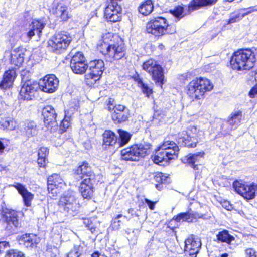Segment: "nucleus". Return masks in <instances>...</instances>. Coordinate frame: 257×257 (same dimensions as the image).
Instances as JSON below:
<instances>
[{
    "mask_svg": "<svg viewBox=\"0 0 257 257\" xmlns=\"http://www.w3.org/2000/svg\"><path fill=\"white\" fill-rule=\"evenodd\" d=\"M255 61V53L250 49H246L234 52L230 62L233 70L241 71L252 68Z\"/></svg>",
    "mask_w": 257,
    "mask_h": 257,
    "instance_id": "1",
    "label": "nucleus"
},
{
    "mask_svg": "<svg viewBox=\"0 0 257 257\" xmlns=\"http://www.w3.org/2000/svg\"><path fill=\"white\" fill-rule=\"evenodd\" d=\"M179 151V147L174 142L165 141L156 150L153 161L156 164L162 163L164 165L169 160L177 158Z\"/></svg>",
    "mask_w": 257,
    "mask_h": 257,
    "instance_id": "2",
    "label": "nucleus"
},
{
    "mask_svg": "<svg viewBox=\"0 0 257 257\" xmlns=\"http://www.w3.org/2000/svg\"><path fill=\"white\" fill-rule=\"evenodd\" d=\"M107 35L103 37V42L98 49L104 55L107 61L113 62L124 57L125 48L123 44H109L107 40Z\"/></svg>",
    "mask_w": 257,
    "mask_h": 257,
    "instance_id": "3",
    "label": "nucleus"
},
{
    "mask_svg": "<svg viewBox=\"0 0 257 257\" xmlns=\"http://www.w3.org/2000/svg\"><path fill=\"white\" fill-rule=\"evenodd\" d=\"M213 87V84L209 79L197 78L192 80L187 85V93L193 100L201 99L204 93L211 90Z\"/></svg>",
    "mask_w": 257,
    "mask_h": 257,
    "instance_id": "4",
    "label": "nucleus"
},
{
    "mask_svg": "<svg viewBox=\"0 0 257 257\" xmlns=\"http://www.w3.org/2000/svg\"><path fill=\"white\" fill-rule=\"evenodd\" d=\"M151 146L150 143L146 142L133 145L121 150L122 158L125 160L139 161L150 153Z\"/></svg>",
    "mask_w": 257,
    "mask_h": 257,
    "instance_id": "5",
    "label": "nucleus"
},
{
    "mask_svg": "<svg viewBox=\"0 0 257 257\" xmlns=\"http://www.w3.org/2000/svg\"><path fill=\"white\" fill-rule=\"evenodd\" d=\"M79 204L77 202L75 193L68 190L60 198L58 203L59 211L65 215H74L78 210Z\"/></svg>",
    "mask_w": 257,
    "mask_h": 257,
    "instance_id": "6",
    "label": "nucleus"
},
{
    "mask_svg": "<svg viewBox=\"0 0 257 257\" xmlns=\"http://www.w3.org/2000/svg\"><path fill=\"white\" fill-rule=\"evenodd\" d=\"M203 136V132L202 131L198 130L195 126H191L187 131L178 134V143L180 146L193 148L196 146L199 140Z\"/></svg>",
    "mask_w": 257,
    "mask_h": 257,
    "instance_id": "7",
    "label": "nucleus"
},
{
    "mask_svg": "<svg viewBox=\"0 0 257 257\" xmlns=\"http://www.w3.org/2000/svg\"><path fill=\"white\" fill-rule=\"evenodd\" d=\"M72 41V37L70 34L60 32L52 37L48 41V45L52 51L60 54L66 50Z\"/></svg>",
    "mask_w": 257,
    "mask_h": 257,
    "instance_id": "8",
    "label": "nucleus"
},
{
    "mask_svg": "<svg viewBox=\"0 0 257 257\" xmlns=\"http://www.w3.org/2000/svg\"><path fill=\"white\" fill-rule=\"evenodd\" d=\"M169 24L166 19L163 17H157L150 20L146 25V30L148 33L156 37L162 36L166 33L172 34L175 32L168 31Z\"/></svg>",
    "mask_w": 257,
    "mask_h": 257,
    "instance_id": "9",
    "label": "nucleus"
},
{
    "mask_svg": "<svg viewBox=\"0 0 257 257\" xmlns=\"http://www.w3.org/2000/svg\"><path fill=\"white\" fill-rule=\"evenodd\" d=\"M143 70L152 76L157 85L162 88L164 76L162 67L155 60L150 59L143 64Z\"/></svg>",
    "mask_w": 257,
    "mask_h": 257,
    "instance_id": "10",
    "label": "nucleus"
},
{
    "mask_svg": "<svg viewBox=\"0 0 257 257\" xmlns=\"http://www.w3.org/2000/svg\"><path fill=\"white\" fill-rule=\"evenodd\" d=\"M104 70V63L102 60H94L89 63L88 72L85 75L88 83H93L99 80Z\"/></svg>",
    "mask_w": 257,
    "mask_h": 257,
    "instance_id": "11",
    "label": "nucleus"
},
{
    "mask_svg": "<svg viewBox=\"0 0 257 257\" xmlns=\"http://www.w3.org/2000/svg\"><path fill=\"white\" fill-rule=\"evenodd\" d=\"M233 187L237 193L248 200L253 199L257 192V185L254 183L245 185L240 181H235L233 182Z\"/></svg>",
    "mask_w": 257,
    "mask_h": 257,
    "instance_id": "12",
    "label": "nucleus"
},
{
    "mask_svg": "<svg viewBox=\"0 0 257 257\" xmlns=\"http://www.w3.org/2000/svg\"><path fill=\"white\" fill-rule=\"evenodd\" d=\"M59 80L55 75L50 74L41 79L38 85V87L43 91L51 93L56 91L59 86Z\"/></svg>",
    "mask_w": 257,
    "mask_h": 257,
    "instance_id": "13",
    "label": "nucleus"
},
{
    "mask_svg": "<svg viewBox=\"0 0 257 257\" xmlns=\"http://www.w3.org/2000/svg\"><path fill=\"white\" fill-rule=\"evenodd\" d=\"M44 122L46 127L50 128L51 131H54L58 127L56 121L57 114L54 108L50 105L45 106L42 110Z\"/></svg>",
    "mask_w": 257,
    "mask_h": 257,
    "instance_id": "14",
    "label": "nucleus"
},
{
    "mask_svg": "<svg viewBox=\"0 0 257 257\" xmlns=\"http://www.w3.org/2000/svg\"><path fill=\"white\" fill-rule=\"evenodd\" d=\"M3 215L5 230L10 233L14 232L19 226L17 212L13 210H7L4 212Z\"/></svg>",
    "mask_w": 257,
    "mask_h": 257,
    "instance_id": "15",
    "label": "nucleus"
},
{
    "mask_svg": "<svg viewBox=\"0 0 257 257\" xmlns=\"http://www.w3.org/2000/svg\"><path fill=\"white\" fill-rule=\"evenodd\" d=\"M121 7L116 0H111L105 8L104 16L109 21L115 22L118 21L120 18Z\"/></svg>",
    "mask_w": 257,
    "mask_h": 257,
    "instance_id": "16",
    "label": "nucleus"
},
{
    "mask_svg": "<svg viewBox=\"0 0 257 257\" xmlns=\"http://www.w3.org/2000/svg\"><path fill=\"white\" fill-rule=\"evenodd\" d=\"M38 88V83L32 80L24 82L20 91V97L24 100H31Z\"/></svg>",
    "mask_w": 257,
    "mask_h": 257,
    "instance_id": "17",
    "label": "nucleus"
},
{
    "mask_svg": "<svg viewBox=\"0 0 257 257\" xmlns=\"http://www.w3.org/2000/svg\"><path fill=\"white\" fill-rule=\"evenodd\" d=\"M99 181V179H94V178H92L91 180L83 179L80 184L79 191L84 198L90 199L91 198L94 191L93 186Z\"/></svg>",
    "mask_w": 257,
    "mask_h": 257,
    "instance_id": "18",
    "label": "nucleus"
},
{
    "mask_svg": "<svg viewBox=\"0 0 257 257\" xmlns=\"http://www.w3.org/2000/svg\"><path fill=\"white\" fill-rule=\"evenodd\" d=\"M114 112L112 114V118L116 123H120L126 121L129 115V110L122 105H115Z\"/></svg>",
    "mask_w": 257,
    "mask_h": 257,
    "instance_id": "19",
    "label": "nucleus"
},
{
    "mask_svg": "<svg viewBox=\"0 0 257 257\" xmlns=\"http://www.w3.org/2000/svg\"><path fill=\"white\" fill-rule=\"evenodd\" d=\"M18 241L19 244L25 247H34L40 242V238L33 233H26L18 237Z\"/></svg>",
    "mask_w": 257,
    "mask_h": 257,
    "instance_id": "20",
    "label": "nucleus"
},
{
    "mask_svg": "<svg viewBox=\"0 0 257 257\" xmlns=\"http://www.w3.org/2000/svg\"><path fill=\"white\" fill-rule=\"evenodd\" d=\"M52 11L57 18L61 21H67L71 17V14L68 12L67 6L62 2H59L54 6Z\"/></svg>",
    "mask_w": 257,
    "mask_h": 257,
    "instance_id": "21",
    "label": "nucleus"
},
{
    "mask_svg": "<svg viewBox=\"0 0 257 257\" xmlns=\"http://www.w3.org/2000/svg\"><path fill=\"white\" fill-rule=\"evenodd\" d=\"M201 245L200 241L188 239L185 242V252L191 257H196Z\"/></svg>",
    "mask_w": 257,
    "mask_h": 257,
    "instance_id": "22",
    "label": "nucleus"
},
{
    "mask_svg": "<svg viewBox=\"0 0 257 257\" xmlns=\"http://www.w3.org/2000/svg\"><path fill=\"white\" fill-rule=\"evenodd\" d=\"M76 173L79 175H82V178L85 177L84 179L91 180L92 176L94 179H99L101 177L99 175H96L91 170V167L88 163L84 162L80 165L76 170Z\"/></svg>",
    "mask_w": 257,
    "mask_h": 257,
    "instance_id": "23",
    "label": "nucleus"
},
{
    "mask_svg": "<svg viewBox=\"0 0 257 257\" xmlns=\"http://www.w3.org/2000/svg\"><path fill=\"white\" fill-rule=\"evenodd\" d=\"M45 24L40 20H34L29 25L27 32V36L29 39L35 35L37 34L40 36L42 30L44 28Z\"/></svg>",
    "mask_w": 257,
    "mask_h": 257,
    "instance_id": "24",
    "label": "nucleus"
},
{
    "mask_svg": "<svg viewBox=\"0 0 257 257\" xmlns=\"http://www.w3.org/2000/svg\"><path fill=\"white\" fill-rule=\"evenodd\" d=\"M204 152L203 151L197 152L194 154H189L183 159L184 163L190 165L194 170L199 169L198 164L196 163L199 162L201 159L204 157Z\"/></svg>",
    "mask_w": 257,
    "mask_h": 257,
    "instance_id": "25",
    "label": "nucleus"
},
{
    "mask_svg": "<svg viewBox=\"0 0 257 257\" xmlns=\"http://www.w3.org/2000/svg\"><path fill=\"white\" fill-rule=\"evenodd\" d=\"M14 186L22 196L24 204L27 207L31 206V201L34 198L33 194L29 192L24 185L20 183H16Z\"/></svg>",
    "mask_w": 257,
    "mask_h": 257,
    "instance_id": "26",
    "label": "nucleus"
},
{
    "mask_svg": "<svg viewBox=\"0 0 257 257\" xmlns=\"http://www.w3.org/2000/svg\"><path fill=\"white\" fill-rule=\"evenodd\" d=\"M16 78V72L14 69L6 71L3 75V79L0 83V89H6L11 87Z\"/></svg>",
    "mask_w": 257,
    "mask_h": 257,
    "instance_id": "27",
    "label": "nucleus"
},
{
    "mask_svg": "<svg viewBox=\"0 0 257 257\" xmlns=\"http://www.w3.org/2000/svg\"><path fill=\"white\" fill-rule=\"evenodd\" d=\"M218 0H192L187 6V11L191 13L201 7L210 6L215 4Z\"/></svg>",
    "mask_w": 257,
    "mask_h": 257,
    "instance_id": "28",
    "label": "nucleus"
},
{
    "mask_svg": "<svg viewBox=\"0 0 257 257\" xmlns=\"http://www.w3.org/2000/svg\"><path fill=\"white\" fill-rule=\"evenodd\" d=\"M201 217V215L198 213L187 212L181 213L178 214L176 216H174L173 218L177 222L186 221L187 222L190 223L195 222L198 218H200Z\"/></svg>",
    "mask_w": 257,
    "mask_h": 257,
    "instance_id": "29",
    "label": "nucleus"
},
{
    "mask_svg": "<svg viewBox=\"0 0 257 257\" xmlns=\"http://www.w3.org/2000/svg\"><path fill=\"white\" fill-rule=\"evenodd\" d=\"M48 184L60 189H64L66 183L64 180L58 174H53L48 178Z\"/></svg>",
    "mask_w": 257,
    "mask_h": 257,
    "instance_id": "30",
    "label": "nucleus"
},
{
    "mask_svg": "<svg viewBox=\"0 0 257 257\" xmlns=\"http://www.w3.org/2000/svg\"><path fill=\"white\" fill-rule=\"evenodd\" d=\"M117 137L115 134L111 131H105L103 134V145L113 146L117 145Z\"/></svg>",
    "mask_w": 257,
    "mask_h": 257,
    "instance_id": "31",
    "label": "nucleus"
},
{
    "mask_svg": "<svg viewBox=\"0 0 257 257\" xmlns=\"http://www.w3.org/2000/svg\"><path fill=\"white\" fill-rule=\"evenodd\" d=\"M153 9L154 5L152 0H146L138 7L139 13L144 16L149 15Z\"/></svg>",
    "mask_w": 257,
    "mask_h": 257,
    "instance_id": "32",
    "label": "nucleus"
},
{
    "mask_svg": "<svg viewBox=\"0 0 257 257\" xmlns=\"http://www.w3.org/2000/svg\"><path fill=\"white\" fill-rule=\"evenodd\" d=\"M49 154V149L44 147H41L38 152V164L40 167H44L47 161V156Z\"/></svg>",
    "mask_w": 257,
    "mask_h": 257,
    "instance_id": "33",
    "label": "nucleus"
},
{
    "mask_svg": "<svg viewBox=\"0 0 257 257\" xmlns=\"http://www.w3.org/2000/svg\"><path fill=\"white\" fill-rule=\"evenodd\" d=\"M24 54L22 51H14L11 54V63L19 67L24 61Z\"/></svg>",
    "mask_w": 257,
    "mask_h": 257,
    "instance_id": "34",
    "label": "nucleus"
},
{
    "mask_svg": "<svg viewBox=\"0 0 257 257\" xmlns=\"http://www.w3.org/2000/svg\"><path fill=\"white\" fill-rule=\"evenodd\" d=\"M76 110V108H71L69 110L65 111V117L61 121L60 127L64 131H65L70 126V121L72 114Z\"/></svg>",
    "mask_w": 257,
    "mask_h": 257,
    "instance_id": "35",
    "label": "nucleus"
},
{
    "mask_svg": "<svg viewBox=\"0 0 257 257\" xmlns=\"http://www.w3.org/2000/svg\"><path fill=\"white\" fill-rule=\"evenodd\" d=\"M235 238L229 234L226 230H223L220 231L217 235V240L221 242H225L228 244H230L231 242L234 240Z\"/></svg>",
    "mask_w": 257,
    "mask_h": 257,
    "instance_id": "36",
    "label": "nucleus"
},
{
    "mask_svg": "<svg viewBox=\"0 0 257 257\" xmlns=\"http://www.w3.org/2000/svg\"><path fill=\"white\" fill-rule=\"evenodd\" d=\"M24 132L28 138L35 136L38 133L36 124L33 121L27 122L25 125Z\"/></svg>",
    "mask_w": 257,
    "mask_h": 257,
    "instance_id": "37",
    "label": "nucleus"
},
{
    "mask_svg": "<svg viewBox=\"0 0 257 257\" xmlns=\"http://www.w3.org/2000/svg\"><path fill=\"white\" fill-rule=\"evenodd\" d=\"M118 133L119 135V139L117 141L118 147H122L126 145L131 139V135L128 132L122 130H118Z\"/></svg>",
    "mask_w": 257,
    "mask_h": 257,
    "instance_id": "38",
    "label": "nucleus"
},
{
    "mask_svg": "<svg viewBox=\"0 0 257 257\" xmlns=\"http://www.w3.org/2000/svg\"><path fill=\"white\" fill-rule=\"evenodd\" d=\"M69 55L72 57L70 61V66H73V65L76 64H79V63L85 62V58L83 54L81 52H77L73 55H72L73 52H71Z\"/></svg>",
    "mask_w": 257,
    "mask_h": 257,
    "instance_id": "39",
    "label": "nucleus"
},
{
    "mask_svg": "<svg viewBox=\"0 0 257 257\" xmlns=\"http://www.w3.org/2000/svg\"><path fill=\"white\" fill-rule=\"evenodd\" d=\"M242 117V113L240 111L236 112L234 113L231 114V116L229 117L228 123L232 127H236V125L240 122V120Z\"/></svg>",
    "mask_w": 257,
    "mask_h": 257,
    "instance_id": "40",
    "label": "nucleus"
},
{
    "mask_svg": "<svg viewBox=\"0 0 257 257\" xmlns=\"http://www.w3.org/2000/svg\"><path fill=\"white\" fill-rule=\"evenodd\" d=\"M136 82H137L138 86L141 88L142 92L146 95L147 97L152 93V90L148 86L143 83L142 79L140 78L138 76L135 79Z\"/></svg>",
    "mask_w": 257,
    "mask_h": 257,
    "instance_id": "41",
    "label": "nucleus"
},
{
    "mask_svg": "<svg viewBox=\"0 0 257 257\" xmlns=\"http://www.w3.org/2000/svg\"><path fill=\"white\" fill-rule=\"evenodd\" d=\"M154 179L156 182L159 183V184H156V188L160 190L162 189L161 184L166 183L168 177L164 176L161 172H156L154 174Z\"/></svg>",
    "mask_w": 257,
    "mask_h": 257,
    "instance_id": "42",
    "label": "nucleus"
},
{
    "mask_svg": "<svg viewBox=\"0 0 257 257\" xmlns=\"http://www.w3.org/2000/svg\"><path fill=\"white\" fill-rule=\"evenodd\" d=\"M73 72L76 74H84L88 68V65L84 63H79L70 66Z\"/></svg>",
    "mask_w": 257,
    "mask_h": 257,
    "instance_id": "43",
    "label": "nucleus"
},
{
    "mask_svg": "<svg viewBox=\"0 0 257 257\" xmlns=\"http://www.w3.org/2000/svg\"><path fill=\"white\" fill-rule=\"evenodd\" d=\"M170 12L177 19V21L180 20L185 15L184 14V8L180 6L175 7L173 10H170Z\"/></svg>",
    "mask_w": 257,
    "mask_h": 257,
    "instance_id": "44",
    "label": "nucleus"
},
{
    "mask_svg": "<svg viewBox=\"0 0 257 257\" xmlns=\"http://www.w3.org/2000/svg\"><path fill=\"white\" fill-rule=\"evenodd\" d=\"M1 125L4 128L13 130L16 126V122L11 118H7L2 120Z\"/></svg>",
    "mask_w": 257,
    "mask_h": 257,
    "instance_id": "45",
    "label": "nucleus"
},
{
    "mask_svg": "<svg viewBox=\"0 0 257 257\" xmlns=\"http://www.w3.org/2000/svg\"><path fill=\"white\" fill-rule=\"evenodd\" d=\"M243 18L241 11H236L230 14V19L227 21V24L234 23Z\"/></svg>",
    "mask_w": 257,
    "mask_h": 257,
    "instance_id": "46",
    "label": "nucleus"
},
{
    "mask_svg": "<svg viewBox=\"0 0 257 257\" xmlns=\"http://www.w3.org/2000/svg\"><path fill=\"white\" fill-rule=\"evenodd\" d=\"M82 252L83 247L79 245H75L68 253L67 257H79Z\"/></svg>",
    "mask_w": 257,
    "mask_h": 257,
    "instance_id": "47",
    "label": "nucleus"
},
{
    "mask_svg": "<svg viewBox=\"0 0 257 257\" xmlns=\"http://www.w3.org/2000/svg\"><path fill=\"white\" fill-rule=\"evenodd\" d=\"M61 189L59 188L55 187L53 185L48 184V190L50 197L53 198L57 196L60 193Z\"/></svg>",
    "mask_w": 257,
    "mask_h": 257,
    "instance_id": "48",
    "label": "nucleus"
},
{
    "mask_svg": "<svg viewBox=\"0 0 257 257\" xmlns=\"http://www.w3.org/2000/svg\"><path fill=\"white\" fill-rule=\"evenodd\" d=\"M83 222L85 226L91 232V233H93L95 232L96 227L94 225L91 219L88 218L83 219Z\"/></svg>",
    "mask_w": 257,
    "mask_h": 257,
    "instance_id": "49",
    "label": "nucleus"
},
{
    "mask_svg": "<svg viewBox=\"0 0 257 257\" xmlns=\"http://www.w3.org/2000/svg\"><path fill=\"white\" fill-rule=\"evenodd\" d=\"M122 217V215L119 214L112 220L111 227L113 230H117L119 228L121 223V221L119 219Z\"/></svg>",
    "mask_w": 257,
    "mask_h": 257,
    "instance_id": "50",
    "label": "nucleus"
},
{
    "mask_svg": "<svg viewBox=\"0 0 257 257\" xmlns=\"http://www.w3.org/2000/svg\"><path fill=\"white\" fill-rule=\"evenodd\" d=\"M241 11L243 17L254 12H257V6H254L247 8H243L240 10Z\"/></svg>",
    "mask_w": 257,
    "mask_h": 257,
    "instance_id": "51",
    "label": "nucleus"
},
{
    "mask_svg": "<svg viewBox=\"0 0 257 257\" xmlns=\"http://www.w3.org/2000/svg\"><path fill=\"white\" fill-rule=\"evenodd\" d=\"M5 257H24L23 253L19 251L11 250L9 251Z\"/></svg>",
    "mask_w": 257,
    "mask_h": 257,
    "instance_id": "52",
    "label": "nucleus"
},
{
    "mask_svg": "<svg viewBox=\"0 0 257 257\" xmlns=\"http://www.w3.org/2000/svg\"><path fill=\"white\" fill-rule=\"evenodd\" d=\"M21 76L22 77V80L23 82L31 80L30 79H29L30 72L28 70H24L22 71Z\"/></svg>",
    "mask_w": 257,
    "mask_h": 257,
    "instance_id": "53",
    "label": "nucleus"
},
{
    "mask_svg": "<svg viewBox=\"0 0 257 257\" xmlns=\"http://www.w3.org/2000/svg\"><path fill=\"white\" fill-rule=\"evenodd\" d=\"M245 257H257L256 252L252 248H247L245 251Z\"/></svg>",
    "mask_w": 257,
    "mask_h": 257,
    "instance_id": "54",
    "label": "nucleus"
},
{
    "mask_svg": "<svg viewBox=\"0 0 257 257\" xmlns=\"http://www.w3.org/2000/svg\"><path fill=\"white\" fill-rule=\"evenodd\" d=\"M87 7H89L90 9L91 10H97L98 5L97 4H96L94 1L91 0L88 2Z\"/></svg>",
    "mask_w": 257,
    "mask_h": 257,
    "instance_id": "55",
    "label": "nucleus"
},
{
    "mask_svg": "<svg viewBox=\"0 0 257 257\" xmlns=\"http://www.w3.org/2000/svg\"><path fill=\"white\" fill-rule=\"evenodd\" d=\"M9 246V244L8 242L6 241H1L0 242V254L4 250L8 248Z\"/></svg>",
    "mask_w": 257,
    "mask_h": 257,
    "instance_id": "56",
    "label": "nucleus"
},
{
    "mask_svg": "<svg viewBox=\"0 0 257 257\" xmlns=\"http://www.w3.org/2000/svg\"><path fill=\"white\" fill-rule=\"evenodd\" d=\"M257 95V84L254 86L249 93V95L251 98H254Z\"/></svg>",
    "mask_w": 257,
    "mask_h": 257,
    "instance_id": "57",
    "label": "nucleus"
},
{
    "mask_svg": "<svg viewBox=\"0 0 257 257\" xmlns=\"http://www.w3.org/2000/svg\"><path fill=\"white\" fill-rule=\"evenodd\" d=\"M145 202L149 206V207L150 209L153 210L154 209L155 204L154 202H152L151 201L147 199H145Z\"/></svg>",
    "mask_w": 257,
    "mask_h": 257,
    "instance_id": "58",
    "label": "nucleus"
},
{
    "mask_svg": "<svg viewBox=\"0 0 257 257\" xmlns=\"http://www.w3.org/2000/svg\"><path fill=\"white\" fill-rule=\"evenodd\" d=\"M223 206L227 210H231L233 209L232 205L228 202H224Z\"/></svg>",
    "mask_w": 257,
    "mask_h": 257,
    "instance_id": "59",
    "label": "nucleus"
},
{
    "mask_svg": "<svg viewBox=\"0 0 257 257\" xmlns=\"http://www.w3.org/2000/svg\"><path fill=\"white\" fill-rule=\"evenodd\" d=\"M129 240L131 242H132L133 244H135L137 242V236H135L133 238H131V236H129Z\"/></svg>",
    "mask_w": 257,
    "mask_h": 257,
    "instance_id": "60",
    "label": "nucleus"
},
{
    "mask_svg": "<svg viewBox=\"0 0 257 257\" xmlns=\"http://www.w3.org/2000/svg\"><path fill=\"white\" fill-rule=\"evenodd\" d=\"M4 149V146L3 144L1 141H0V152H2Z\"/></svg>",
    "mask_w": 257,
    "mask_h": 257,
    "instance_id": "61",
    "label": "nucleus"
},
{
    "mask_svg": "<svg viewBox=\"0 0 257 257\" xmlns=\"http://www.w3.org/2000/svg\"><path fill=\"white\" fill-rule=\"evenodd\" d=\"M228 254L227 253H223L221 255V257H228Z\"/></svg>",
    "mask_w": 257,
    "mask_h": 257,
    "instance_id": "62",
    "label": "nucleus"
},
{
    "mask_svg": "<svg viewBox=\"0 0 257 257\" xmlns=\"http://www.w3.org/2000/svg\"><path fill=\"white\" fill-rule=\"evenodd\" d=\"M80 1H81V2H86V1H87V0H80Z\"/></svg>",
    "mask_w": 257,
    "mask_h": 257,
    "instance_id": "63",
    "label": "nucleus"
},
{
    "mask_svg": "<svg viewBox=\"0 0 257 257\" xmlns=\"http://www.w3.org/2000/svg\"><path fill=\"white\" fill-rule=\"evenodd\" d=\"M110 103H111V100H110L109 101V104H110Z\"/></svg>",
    "mask_w": 257,
    "mask_h": 257,
    "instance_id": "64",
    "label": "nucleus"
}]
</instances>
